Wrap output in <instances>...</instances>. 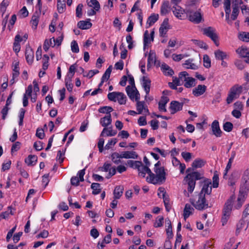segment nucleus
Returning a JSON list of instances; mask_svg holds the SVG:
<instances>
[{"label": "nucleus", "instance_id": "obj_38", "mask_svg": "<svg viewBox=\"0 0 249 249\" xmlns=\"http://www.w3.org/2000/svg\"><path fill=\"white\" fill-rule=\"evenodd\" d=\"M89 6L92 7L96 11H99L100 8V3L97 0H87Z\"/></svg>", "mask_w": 249, "mask_h": 249}, {"label": "nucleus", "instance_id": "obj_32", "mask_svg": "<svg viewBox=\"0 0 249 249\" xmlns=\"http://www.w3.org/2000/svg\"><path fill=\"white\" fill-rule=\"evenodd\" d=\"M156 53L154 51L150 50L147 59V67L148 68L150 67L151 64H155L156 62Z\"/></svg>", "mask_w": 249, "mask_h": 249}, {"label": "nucleus", "instance_id": "obj_3", "mask_svg": "<svg viewBox=\"0 0 249 249\" xmlns=\"http://www.w3.org/2000/svg\"><path fill=\"white\" fill-rule=\"evenodd\" d=\"M235 199L234 195H231L226 201L223 209V215L221 218L222 225L224 226L228 221L232 210L233 202Z\"/></svg>", "mask_w": 249, "mask_h": 249}, {"label": "nucleus", "instance_id": "obj_9", "mask_svg": "<svg viewBox=\"0 0 249 249\" xmlns=\"http://www.w3.org/2000/svg\"><path fill=\"white\" fill-rule=\"evenodd\" d=\"M211 184L212 182L211 179H205L204 181V184L199 194L205 196L206 195H210L212 193Z\"/></svg>", "mask_w": 249, "mask_h": 249}, {"label": "nucleus", "instance_id": "obj_33", "mask_svg": "<svg viewBox=\"0 0 249 249\" xmlns=\"http://www.w3.org/2000/svg\"><path fill=\"white\" fill-rule=\"evenodd\" d=\"M137 89L135 86L134 88H131L130 86H127L125 88V90L127 95L131 100L134 99V96L136 92Z\"/></svg>", "mask_w": 249, "mask_h": 249}, {"label": "nucleus", "instance_id": "obj_50", "mask_svg": "<svg viewBox=\"0 0 249 249\" xmlns=\"http://www.w3.org/2000/svg\"><path fill=\"white\" fill-rule=\"evenodd\" d=\"M238 38L240 40L248 42H249V33L246 32L240 33Z\"/></svg>", "mask_w": 249, "mask_h": 249}, {"label": "nucleus", "instance_id": "obj_13", "mask_svg": "<svg viewBox=\"0 0 249 249\" xmlns=\"http://www.w3.org/2000/svg\"><path fill=\"white\" fill-rule=\"evenodd\" d=\"M244 86L245 85L235 84L231 88L229 91L238 98L243 91V88H245Z\"/></svg>", "mask_w": 249, "mask_h": 249}, {"label": "nucleus", "instance_id": "obj_47", "mask_svg": "<svg viewBox=\"0 0 249 249\" xmlns=\"http://www.w3.org/2000/svg\"><path fill=\"white\" fill-rule=\"evenodd\" d=\"M117 99L120 105H124L126 104V97L123 92H119Z\"/></svg>", "mask_w": 249, "mask_h": 249}, {"label": "nucleus", "instance_id": "obj_52", "mask_svg": "<svg viewBox=\"0 0 249 249\" xmlns=\"http://www.w3.org/2000/svg\"><path fill=\"white\" fill-rule=\"evenodd\" d=\"M203 66L206 68H209L211 66V61L209 56L207 54L203 55Z\"/></svg>", "mask_w": 249, "mask_h": 249}, {"label": "nucleus", "instance_id": "obj_26", "mask_svg": "<svg viewBox=\"0 0 249 249\" xmlns=\"http://www.w3.org/2000/svg\"><path fill=\"white\" fill-rule=\"evenodd\" d=\"M239 13V7L238 6V3H234L232 7V11L231 18H230V19L231 22L232 20H235L237 19Z\"/></svg>", "mask_w": 249, "mask_h": 249}, {"label": "nucleus", "instance_id": "obj_21", "mask_svg": "<svg viewBox=\"0 0 249 249\" xmlns=\"http://www.w3.org/2000/svg\"><path fill=\"white\" fill-rule=\"evenodd\" d=\"M206 163V160L200 158H197L195 159L192 163V167L193 168L196 169L201 168L205 165Z\"/></svg>", "mask_w": 249, "mask_h": 249}, {"label": "nucleus", "instance_id": "obj_55", "mask_svg": "<svg viewBox=\"0 0 249 249\" xmlns=\"http://www.w3.org/2000/svg\"><path fill=\"white\" fill-rule=\"evenodd\" d=\"M234 64L236 67L239 70H242L245 67V61L242 60L236 59L234 62Z\"/></svg>", "mask_w": 249, "mask_h": 249}, {"label": "nucleus", "instance_id": "obj_36", "mask_svg": "<svg viewBox=\"0 0 249 249\" xmlns=\"http://www.w3.org/2000/svg\"><path fill=\"white\" fill-rule=\"evenodd\" d=\"M106 132V136H115L117 132L116 130H112V127H110L108 128H107L106 127H104L103 129L101 134L100 136H103L104 135V133Z\"/></svg>", "mask_w": 249, "mask_h": 249}, {"label": "nucleus", "instance_id": "obj_41", "mask_svg": "<svg viewBox=\"0 0 249 249\" xmlns=\"http://www.w3.org/2000/svg\"><path fill=\"white\" fill-rule=\"evenodd\" d=\"M77 66V65L76 63L71 65L69 69L68 73H67L66 76L65 78H70L72 79L73 76H74V74L75 73V72L76 71V67Z\"/></svg>", "mask_w": 249, "mask_h": 249}, {"label": "nucleus", "instance_id": "obj_19", "mask_svg": "<svg viewBox=\"0 0 249 249\" xmlns=\"http://www.w3.org/2000/svg\"><path fill=\"white\" fill-rule=\"evenodd\" d=\"M170 7L169 6V2L166 0L163 2L160 7V13L162 16L167 15L170 11Z\"/></svg>", "mask_w": 249, "mask_h": 249}, {"label": "nucleus", "instance_id": "obj_29", "mask_svg": "<svg viewBox=\"0 0 249 249\" xmlns=\"http://www.w3.org/2000/svg\"><path fill=\"white\" fill-rule=\"evenodd\" d=\"M159 19V15L152 14L150 16L147 20L146 24L148 25L146 28H148L153 25Z\"/></svg>", "mask_w": 249, "mask_h": 249}, {"label": "nucleus", "instance_id": "obj_64", "mask_svg": "<svg viewBox=\"0 0 249 249\" xmlns=\"http://www.w3.org/2000/svg\"><path fill=\"white\" fill-rule=\"evenodd\" d=\"M189 74L186 71H181L178 74V78H179L180 81L184 82L186 81L187 78H188Z\"/></svg>", "mask_w": 249, "mask_h": 249}, {"label": "nucleus", "instance_id": "obj_57", "mask_svg": "<svg viewBox=\"0 0 249 249\" xmlns=\"http://www.w3.org/2000/svg\"><path fill=\"white\" fill-rule=\"evenodd\" d=\"M112 69V66H109L108 68L106 70L105 72L104 73L101 78L104 80H107L110 77Z\"/></svg>", "mask_w": 249, "mask_h": 249}, {"label": "nucleus", "instance_id": "obj_42", "mask_svg": "<svg viewBox=\"0 0 249 249\" xmlns=\"http://www.w3.org/2000/svg\"><path fill=\"white\" fill-rule=\"evenodd\" d=\"M236 52L242 58L246 57L247 55L249 54V50L247 48L241 47V48L238 49Z\"/></svg>", "mask_w": 249, "mask_h": 249}, {"label": "nucleus", "instance_id": "obj_61", "mask_svg": "<svg viewBox=\"0 0 249 249\" xmlns=\"http://www.w3.org/2000/svg\"><path fill=\"white\" fill-rule=\"evenodd\" d=\"M223 127L224 131L230 132L232 130L233 124L230 122H226L223 124Z\"/></svg>", "mask_w": 249, "mask_h": 249}, {"label": "nucleus", "instance_id": "obj_15", "mask_svg": "<svg viewBox=\"0 0 249 249\" xmlns=\"http://www.w3.org/2000/svg\"><path fill=\"white\" fill-rule=\"evenodd\" d=\"M207 90V87L204 85H198L193 89L192 93L196 97L203 95Z\"/></svg>", "mask_w": 249, "mask_h": 249}, {"label": "nucleus", "instance_id": "obj_5", "mask_svg": "<svg viewBox=\"0 0 249 249\" xmlns=\"http://www.w3.org/2000/svg\"><path fill=\"white\" fill-rule=\"evenodd\" d=\"M203 34L210 38L216 46L219 45L218 36L215 32V29L212 27H208L202 29Z\"/></svg>", "mask_w": 249, "mask_h": 249}, {"label": "nucleus", "instance_id": "obj_22", "mask_svg": "<svg viewBox=\"0 0 249 249\" xmlns=\"http://www.w3.org/2000/svg\"><path fill=\"white\" fill-rule=\"evenodd\" d=\"M112 122L111 114L107 115L105 117L100 119V123L102 126L106 127L110 124Z\"/></svg>", "mask_w": 249, "mask_h": 249}, {"label": "nucleus", "instance_id": "obj_45", "mask_svg": "<svg viewBox=\"0 0 249 249\" xmlns=\"http://www.w3.org/2000/svg\"><path fill=\"white\" fill-rule=\"evenodd\" d=\"M113 110V109L112 107H111L104 106L100 107L98 109V111L101 113H106L107 115H109V114H110V112H112Z\"/></svg>", "mask_w": 249, "mask_h": 249}, {"label": "nucleus", "instance_id": "obj_35", "mask_svg": "<svg viewBox=\"0 0 249 249\" xmlns=\"http://www.w3.org/2000/svg\"><path fill=\"white\" fill-rule=\"evenodd\" d=\"M182 83L180 81L179 78L176 76H173L172 82H169L168 86L171 89H176V87L181 86Z\"/></svg>", "mask_w": 249, "mask_h": 249}, {"label": "nucleus", "instance_id": "obj_44", "mask_svg": "<svg viewBox=\"0 0 249 249\" xmlns=\"http://www.w3.org/2000/svg\"><path fill=\"white\" fill-rule=\"evenodd\" d=\"M12 78L11 81L17 78L19 75V67L18 62H16L13 69Z\"/></svg>", "mask_w": 249, "mask_h": 249}, {"label": "nucleus", "instance_id": "obj_2", "mask_svg": "<svg viewBox=\"0 0 249 249\" xmlns=\"http://www.w3.org/2000/svg\"><path fill=\"white\" fill-rule=\"evenodd\" d=\"M161 163L158 161L154 165V171L155 174L153 178H151L149 183L153 184H162L166 180V173L164 167L160 166Z\"/></svg>", "mask_w": 249, "mask_h": 249}, {"label": "nucleus", "instance_id": "obj_46", "mask_svg": "<svg viewBox=\"0 0 249 249\" xmlns=\"http://www.w3.org/2000/svg\"><path fill=\"white\" fill-rule=\"evenodd\" d=\"M158 191L162 193V199L163 200L164 204H167L170 203V198L168 195L166 194V192L164 190V188L163 187H160L158 189Z\"/></svg>", "mask_w": 249, "mask_h": 249}, {"label": "nucleus", "instance_id": "obj_48", "mask_svg": "<svg viewBox=\"0 0 249 249\" xmlns=\"http://www.w3.org/2000/svg\"><path fill=\"white\" fill-rule=\"evenodd\" d=\"M144 102H137L136 105L137 110L138 111V114H142V110L144 109L146 112H149L147 108L145 109L144 106Z\"/></svg>", "mask_w": 249, "mask_h": 249}, {"label": "nucleus", "instance_id": "obj_54", "mask_svg": "<svg viewBox=\"0 0 249 249\" xmlns=\"http://www.w3.org/2000/svg\"><path fill=\"white\" fill-rule=\"evenodd\" d=\"M192 60L188 59L185 61L184 63V65L186 66L185 68L186 69H190L192 70H196L197 69V66L194 63L192 62Z\"/></svg>", "mask_w": 249, "mask_h": 249}, {"label": "nucleus", "instance_id": "obj_31", "mask_svg": "<svg viewBox=\"0 0 249 249\" xmlns=\"http://www.w3.org/2000/svg\"><path fill=\"white\" fill-rule=\"evenodd\" d=\"M214 55L216 59L219 60H223L225 59H227L229 57L226 53L220 50H216L214 52Z\"/></svg>", "mask_w": 249, "mask_h": 249}, {"label": "nucleus", "instance_id": "obj_59", "mask_svg": "<svg viewBox=\"0 0 249 249\" xmlns=\"http://www.w3.org/2000/svg\"><path fill=\"white\" fill-rule=\"evenodd\" d=\"M249 179V170H246L244 174V175L242 177L243 181L244 182V185L246 187H248L249 185V182H248V180Z\"/></svg>", "mask_w": 249, "mask_h": 249}, {"label": "nucleus", "instance_id": "obj_37", "mask_svg": "<svg viewBox=\"0 0 249 249\" xmlns=\"http://www.w3.org/2000/svg\"><path fill=\"white\" fill-rule=\"evenodd\" d=\"M37 160V157L35 155H30L25 159V162L28 165H35Z\"/></svg>", "mask_w": 249, "mask_h": 249}, {"label": "nucleus", "instance_id": "obj_34", "mask_svg": "<svg viewBox=\"0 0 249 249\" xmlns=\"http://www.w3.org/2000/svg\"><path fill=\"white\" fill-rule=\"evenodd\" d=\"M245 201V196L244 195H243L241 193V191H240V194L239 195L237 202L234 205V207L236 209H239L243 204L244 202Z\"/></svg>", "mask_w": 249, "mask_h": 249}, {"label": "nucleus", "instance_id": "obj_51", "mask_svg": "<svg viewBox=\"0 0 249 249\" xmlns=\"http://www.w3.org/2000/svg\"><path fill=\"white\" fill-rule=\"evenodd\" d=\"M242 218L246 219L247 223L249 222V203L246 205L243 212Z\"/></svg>", "mask_w": 249, "mask_h": 249}, {"label": "nucleus", "instance_id": "obj_53", "mask_svg": "<svg viewBox=\"0 0 249 249\" xmlns=\"http://www.w3.org/2000/svg\"><path fill=\"white\" fill-rule=\"evenodd\" d=\"M219 185V177L217 171L214 172L213 176V187L214 188H216Z\"/></svg>", "mask_w": 249, "mask_h": 249}, {"label": "nucleus", "instance_id": "obj_30", "mask_svg": "<svg viewBox=\"0 0 249 249\" xmlns=\"http://www.w3.org/2000/svg\"><path fill=\"white\" fill-rule=\"evenodd\" d=\"M165 224L167 225V228L166 229V232L167 235V238L171 239L173 238V234L172 231V227L171 222L169 219H165Z\"/></svg>", "mask_w": 249, "mask_h": 249}, {"label": "nucleus", "instance_id": "obj_10", "mask_svg": "<svg viewBox=\"0 0 249 249\" xmlns=\"http://www.w3.org/2000/svg\"><path fill=\"white\" fill-rule=\"evenodd\" d=\"M174 15L179 19H183L185 17V10L178 5L172 8Z\"/></svg>", "mask_w": 249, "mask_h": 249}, {"label": "nucleus", "instance_id": "obj_62", "mask_svg": "<svg viewBox=\"0 0 249 249\" xmlns=\"http://www.w3.org/2000/svg\"><path fill=\"white\" fill-rule=\"evenodd\" d=\"M57 11L59 13H63L66 9L65 2H57Z\"/></svg>", "mask_w": 249, "mask_h": 249}, {"label": "nucleus", "instance_id": "obj_7", "mask_svg": "<svg viewBox=\"0 0 249 249\" xmlns=\"http://www.w3.org/2000/svg\"><path fill=\"white\" fill-rule=\"evenodd\" d=\"M183 103H180L177 101H172L171 102L169 107V109L171 110V114H174L176 112L182 109Z\"/></svg>", "mask_w": 249, "mask_h": 249}, {"label": "nucleus", "instance_id": "obj_58", "mask_svg": "<svg viewBox=\"0 0 249 249\" xmlns=\"http://www.w3.org/2000/svg\"><path fill=\"white\" fill-rule=\"evenodd\" d=\"M65 86L67 90L69 92H71L73 87V85L71 83V79L70 78H65Z\"/></svg>", "mask_w": 249, "mask_h": 249}, {"label": "nucleus", "instance_id": "obj_14", "mask_svg": "<svg viewBox=\"0 0 249 249\" xmlns=\"http://www.w3.org/2000/svg\"><path fill=\"white\" fill-rule=\"evenodd\" d=\"M224 8H225V17H226V20L227 21V23L230 24L231 25L232 22H231V20L230 19V15L231 13V0H225L224 2Z\"/></svg>", "mask_w": 249, "mask_h": 249}, {"label": "nucleus", "instance_id": "obj_40", "mask_svg": "<svg viewBox=\"0 0 249 249\" xmlns=\"http://www.w3.org/2000/svg\"><path fill=\"white\" fill-rule=\"evenodd\" d=\"M196 79L191 77H188L186 79V81H185V83L184 84V86L186 88H191L192 87L196 86Z\"/></svg>", "mask_w": 249, "mask_h": 249}, {"label": "nucleus", "instance_id": "obj_24", "mask_svg": "<svg viewBox=\"0 0 249 249\" xmlns=\"http://www.w3.org/2000/svg\"><path fill=\"white\" fill-rule=\"evenodd\" d=\"M39 15L40 14L36 11L32 17L30 23L34 29H36L37 28L39 22Z\"/></svg>", "mask_w": 249, "mask_h": 249}, {"label": "nucleus", "instance_id": "obj_4", "mask_svg": "<svg viewBox=\"0 0 249 249\" xmlns=\"http://www.w3.org/2000/svg\"><path fill=\"white\" fill-rule=\"evenodd\" d=\"M191 204L197 210L201 211L209 207V204L206 199L205 195L198 194L197 199L190 200Z\"/></svg>", "mask_w": 249, "mask_h": 249}, {"label": "nucleus", "instance_id": "obj_60", "mask_svg": "<svg viewBox=\"0 0 249 249\" xmlns=\"http://www.w3.org/2000/svg\"><path fill=\"white\" fill-rule=\"evenodd\" d=\"M9 4V0H3L0 4V10L3 14L6 11L7 7Z\"/></svg>", "mask_w": 249, "mask_h": 249}, {"label": "nucleus", "instance_id": "obj_11", "mask_svg": "<svg viewBox=\"0 0 249 249\" xmlns=\"http://www.w3.org/2000/svg\"><path fill=\"white\" fill-rule=\"evenodd\" d=\"M169 29L168 19L166 18L164 19L159 28L160 36L162 37H166L167 32Z\"/></svg>", "mask_w": 249, "mask_h": 249}, {"label": "nucleus", "instance_id": "obj_1", "mask_svg": "<svg viewBox=\"0 0 249 249\" xmlns=\"http://www.w3.org/2000/svg\"><path fill=\"white\" fill-rule=\"evenodd\" d=\"M193 169V168H188L186 170L187 175L184 178V181L188 185L187 190L188 192L187 193L186 190H184V194L187 197H189V194L192 193L194 191L196 181L203 178V174L197 171L192 172Z\"/></svg>", "mask_w": 249, "mask_h": 249}, {"label": "nucleus", "instance_id": "obj_25", "mask_svg": "<svg viewBox=\"0 0 249 249\" xmlns=\"http://www.w3.org/2000/svg\"><path fill=\"white\" fill-rule=\"evenodd\" d=\"M77 26L81 29L87 30L91 27L92 23L89 21L81 20L77 23Z\"/></svg>", "mask_w": 249, "mask_h": 249}, {"label": "nucleus", "instance_id": "obj_18", "mask_svg": "<svg viewBox=\"0 0 249 249\" xmlns=\"http://www.w3.org/2000/svg\"><path fill=\"white\" fill-rule=\"evenodd\" d=\"M194 211V208L189 204H186L183 210L184 220H186L190 215L192 214Z\"/></svg>", "mask_w": 249, "mask_h": 249}, {"label": "nucleus", "instance_id": "obj_20", "mask_svg": "<svg viewBox=\"0 0 249 249\" xmlns=\"http://www.w3.org/2000/svg\"><path fill=\"white\" fill-rule=\"evenodd\" d=\"M161 69L165 76H172L174 74V71L172 69L166 64H162Z\"/></svg>", "mask_w": 249, "mask_h": 249}, {"label": "nucleus", "instance_id": "obj_8", "mask_svg": "<svg viewBox=\"0 0 249 249\" xmlns=\"http://www.w3.org/2000/svg\"><path fill=\"white\" fill-rule=\"evenodd\" d=\"M211 129L213 135L216 137H220L222 135V131L220 129L219 124L217 120H214L211 124Z\"/></svg>", "mask_w": 249, "mask_h": 249}, {"label": "nucleus", "instance_id": "obj_12", "mask_svg": "<svg viewBox=\"0 0 249 249\" xmlns=\"http://www.w3.org/2000/svg\"><path fill=\"white\" fill-rule=\"evenodd\" d=\"M151 81L147 76H143L142 82V85L146 93L145 98L146 99L149 95L150 91Z\"/></svg>", "mask_w": 249, "mask_h": 249}, {"label": "nucleus", "instance_id": "obj_63", "mask_svg": "<svg viewBox=\"0 0 249 249\" xmlns=\"http://www.w3.org/2000/svg\"><path fill=\"white\" fill-rule=\"evenodd\" d=\"M119 92H115V91L109 92L107 94V98H108V100L111 101L116 102L117 97L118 96Z\"/></svg>", "mask_w": 249, "mask_h": 249}, {"label": "nucleus", "instance_id": "obj_17", "mask_svg": "<svg viewBox=\"0 0 249 249\" xmlns=\"http://www.w3.org/2000/svg\"><path fill=\"white\" fill-rule=\"evenodd\" d=\"M202 18V15L198 11L193 12L191 13L189 16V20L191 21L196 24L201 22Z\"/></svg>", "mask_w": 249, "mask_h": 249}, {"label": "nucleus", "instance_id": "obj_39", "mask_svg": "<svg viewBox=\"0 0 249 249\" xmlns=\"http://www.w3.org/2000/svg\"><path fill=\"white\" fill-rule=\"evenodd\" d=\"M246 219H244L243 218L239 220L238 223L236 225V229L235 231V234L236 235H238L240 232L244 228L246 222Z\"/></svg>", "mask_w": 249, "mask_h": 249}, {"label": "nucleus", "instance_id": "obj_6", "mask_svg": "<svg viewBox=\"0 0 249 249\" xmlns=\"http://www.w3.org/2000/svg\"><path fill=\"white\" fill-rule=\"evenodd\" d=\"M138 175L140 177L145 178L146 174H148V177H147L146 178V180L147 182L149 183V180L151 179V178H153L154 176V174L152 172L150 169L147 166H144L142 164V162L140 165V167L138 168Z\"/></svg>", "mask_w": 249, "mask_h": 249}, {"label": "nucleus", "instance_id": "obj_56", "mask_svg": "<svg viewBox=\"0 0 249 249\" xmlns=\"http://www.w3.org/2000/svg\"><path fill=\"white\" fill-rule=\"evenodd\" d=\"M49 57L47 54H44L42 58V62H43V65H42V69L45 71L46 70L49 66Z\"/></svg>", "mask_w": 249, "mask_h": 249}, {"label": "nucleus", "instance_id": "obj_16", "mask_svg": "<svg viewBox=\"0 0 249 249\" xmlns=\"http://www.w3.org/2000/svg\"><path fill=\"white\" fill-rule=\"evenodd\" d=\"M25 58L28 64L31 65L34 59V53L30 47H26L25 53Z\"/></svg>", "mask_w": 249, "mask_h": 249}, {"label": "nucleus", "instance_id": "obj_28", "mask_svg": "<svg viewBox=\"0 0 249 249\" xmlns=\"http://www.w3.org/2000/svg\"><path fill=\"white\" fill-rule=\"evenodd\" d=\"M110 158L112 162L116 164L120 163L121 162L120 159L123 158L122 153L120 154L116 152H113L110 155Z\"/></svg>", "mask_w": 249, "mask_h": 249}, {"label": "nucleus", "instance_id": "obj_43", "mask_svg": "<svg viewBox=\"0 0 249 249\" xmlns=\"http://www.w3.org/2000/svg\"><path fill=\"white\" fill-rule=\"evenodd\" d=\"M91 188L93 190L92 193L94 195L99 194L101 191V185L98 183H92Z\"/></svg>", "mask_w": 249, "mask_h": 249}, {"label": "nucleus", "instance_id": "obj_27", "mask_svg": "<svg viewBox=\"0 0 249 249\" xmlns=\"http://www.w3.org/2000/svg\"><path fill=\"white\" fill-rule=\"evenodd\" d=\"M122 157L124 159H137L138 155L135 151H124L122 152Z\"/></svg>", "mask_w": 249, "mask_h": 249}, {"label": "nucleus", "instance_id": "obj_23", "mask_svg": "<svg viewBox=\"0 0 249 249\" xmlns=\"http://www.w3.org/2000/svg\"><path fill=\"white\" fill-rule=\"evenodd\" d=\"M124 189L123 186H116L113 191L114 198L115 199H119L123 194Z\"/></svg>", "mask_w": 249, "mask_h": 249}, {"label": "nucleus", "instance_id": "obj_49", "mask_svg": "<svg viewBox=\"0 0 249 249\" xmlns=\"http://www.w3.org/2000/svg\"><path fill=\"white\" fill-rule=\"evenodd\" d=\"M142 162V161L138 160H128L127 161V164L130 167L136 169H138L139 167H140Z\"/></svg>", "mask_w": 249, "mask_h": 249}]
</instances>
